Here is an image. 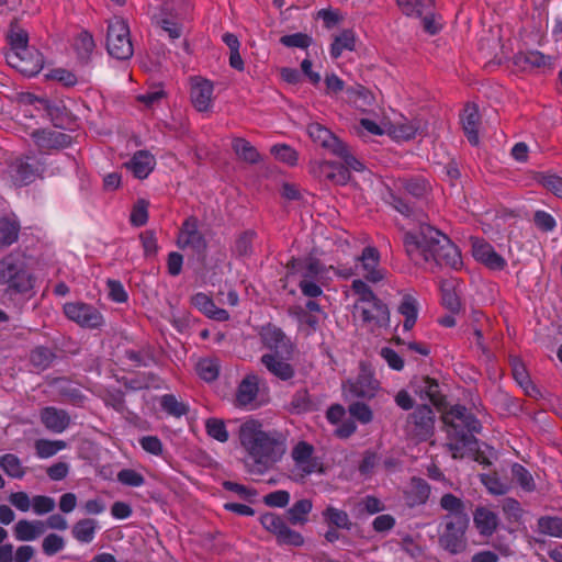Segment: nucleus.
<instances>
[{
  "label": "nucleus",
  "instance_id": "obj_1",
  "mask_svg": "<svg viewBox=\"0 0 562 562\" xmlns=\"http://www.w3.org/2000/svg\"><path fill=\"white\" fill-rule=\"evenodd\" d=\"M240 445L252 459L248 471L263 474L285 453V436L279 430H265L257 419L244 422L238 431Z\"/></svg>",
  "mask_w": 562,
  "mask_h": 562
},
{
  "label": "nucleus",
  "instance_id": "obj_2",
  "mask_svg": "<svg viewBox=\"0 0 562 562\" xmlns=\"http://www.w3.org/2000/svg\"><path fill=\"white\" fill-rule=\"evenodd\" d=\"M404 245L412 260L422 257L426 262L432 260L436 266L453 269L462 265L459 248L447 235L428 224H422L417 234L406 233Z\"/></svg>",
  "mask_w": 562,
  "mask_h": 562
},
{
  "label": "nucleus",
  "instance_id": "obj_3",
  "mask_svg": "<svg viewBox=\"0 0 562 562\" xmlns=\"http://www.w3.org/2000/svg\"><path fill=\"white\" fill-rule=\"evenodd\" d=\"M0 283L16 293H25L33 289L34 278L25 262L11 254L0 261Z\"/></svg>",
  "mask_w": 562,
  "mask_h": 562
},
{
  "label": "nucleus",
  "instance_id": "obj_4",
  "mask_svg": "<svg viewBox=\"0 0 562 562\" xmlns=\"http://www.w3.org/2000/svg\"><path fill=\"white\" fill-rule=\"evenodd\" d=\"M106 49L116 59L127 60L133 56L134 49L130 37V27L124 19L115 16L109 22Z\"/></svg>",
  "mask_w": 562,
  "mask_h": 562
},
{
  "label": "nucleus",
  "instance_id": "obj_5",
  "mask_svg": "<svg viewBox=\"0 0 562 562\" xmlns=\"http://www.w3.org/2000/svg\"><path fill=\"white\" fill-rule=\"evenodd\" d=\"M442 423L449 428L448 434L473 435L480 432V420L463 405H454L441 413Z\"/></svg>",
  "mask_w": 562,
  "mask_h": 562
},
{
  "label": "nucleus",
  "instance_id": "obj_6",
  "mask_svg": "<svg viewBox=\"0 0 562 562\" xmlns=\"http://www.w3.org/2000/svg\"><path fill=\"white\" fill-rule=\"evenodd\" d=\"M436 416L427 404H419L408 414L405 430L408 436L419 441H426L435 434Z\"/></svg>",
  "mask_w": 562,
  "mask_h": 562
},
{
  "label": "nucleus",
  "instance_id": "obj_7",
  "mask_svg": "<svg viewBox=\"0 0 562 562\" xmlns=\"http://www.w3.org/2000/svg\"><path fill=\"white\" fill-rule=\"evenodd\" d=\"M445 528L439 536V546L451 554H457L465 550V531L470 519L457 517L453 519H443Z\"/></svg>",
  "mask_w": 562,
  "mask_h": 562
},
{
  "label": "nucleus",
  "instance_id": "obj_8",
  "mask_svg": "<svg viewBox=\"0 0 562 562\" xmlns=\"http://www.w3.org/2000/svg\"><path fill=\"white\" fill-rule=\"evenodd\" d=\"M260 522L267 531L276 536L280 544L301 547L304 543L303 536L292 530L284 519L274 513L263 514L260 517Z\"/></svg>",
  "mask_w": 562,
  "mask_h": 562
},
{
  "label": "nucleus",
  "instance_id": "obj_9",
  "mask_svg": "<svg viewBox=\"0 0 562 562\" xmlns=\"http://www.w3.org/2000/svg\"><path fill=\"white\" fill-rule=\"evenodd\" d=\"M65 315L79 326L98 329L104 324L102 314L94 306L83 302H69L63 307Z\"/></svg>",
  "mask_w": 562,
  "mask_h": 562
},
{
  "label": "nucleus",
  "instance_id": "obj_10",
  "mask_svg": "<svg viewBox=\"0 0 562 562\" xmlns=\"http://www.w3.org/2000/svg\"><path fill=\"white\" fill-rule=\"evenodd\" d=\"M199 221L194 216L188 217L178 233V247L182 250H191L192 255L202 257L206 249V241L198 228Z\"/></svg>",
  "mask_w": 562,
  "mask_h": 562
},
{
  "label": "nucleus",
  "instance_id": "obj_11",
  "mask_svg": "<svg viewBox=\"0 0 562 562\" xmlns=\"http://www.w3.org/2000/svg\"><path fill=\"white\" fill-rule=\"evenodd\" d=\"M7 63L24 76L37 75L43 68V55L35 47H27L19 53H7Z\"/></svg>",
  "mask_w": 562,
  "mask_h": 562
},
{
  "label": "nucleus",
  "instance_id": "obj_12",
  "mask_svg": "<svg viewBox=\"0 0 562 562\" xmlns=\"http://www.w3.org/2000/svg\"><path fill=\"white\" fill-rule=\"evenodd\" d=\"M214 85L211 80L194 76L190 78V101L200 113H209L213 109Z\"/></svg>",
  "mask_w": 562,
  "mask_h": 562
},
{
  "label": "nucleus",
  "instance_id": "obj_13",
  "mask_svg": "<svg viewBox=\"0 0 562 562\" xmlns=\"http://www.w3.org/2000/svg\"><path fill=\"white\" fill-rule=\"evenodd\" d=\"M413 387L416 395L420 398L427 397L440 414L449 407L447 397L441 393L436 379L428 375L422 376L419 381L413 382Z\"/></svg>",
  "mask_w": 562,
  "mask_h": 562
},
{
  "label": "nucleus",
  "instance_id": "obj_14",
  "mask_svg": "<svg viewBox=\"0 0 562 562\" xmlns=\"http://www.w3.org/2000/svg\"><path fill=\"white\" fill-rule=\"evenodd\" d=\"M379 381L374 379L371 366L360 363V372L355 381H349V392L360 398H372L379 389Z\"/></svg>",
  "mask_w": 562,
  "mask_h": 562
},
{
  "label": "nucleus",
  "instance_id": "obj_15",
  "mask_svg": "<svg viewBox=\"0 0 562 562\" xmlns=\"http://www.w3.org/2000/svg\"><path fill=\"white\" fill-rule=\"evenodd\" d=\"M470 240L472 255L476 261L491 270H503L505 268V259L494 250L492 245L479 237H471Z\"/></svg>",
  "mask_w": 562,
  "mask_h": 562
},
{
  "label": "nucleus",
  "instance_id": "obj_16",
  "mask_svg": "<svg viewBox=\"0 0 562 562\" xmlns=\"http://www.w3.org/2000/svg\"><path fill=\"white\" fill-rule=\"evenodd\" d=\"M154 27L159 35L166 34L170 40L176 38V3L173 0L162 2L151 16Z\"/></svg>",
  "mask_w": 562,
  "mask_h": 562
},
{
  "label": "nucleus",
  "instance_id": "obj_17",
  "mask_svg": "<svg viewBox=\"0 0 562 562\" xmlns=\"http://www.w3.org/2000/svg\"><path fill=\"white\" fill-rule=\"evenodd\" d=\"M312 172L315 177L325 178L338 186H345L351 178L348 168L336 161H316L312 165Z\"/></svg>",
  "mask_w": 562,
  "mask_h": 562
},
{
  "label": "nucleus",
  "instance_id": "obj_18",
  "mask_svg": "<svg viewBox=\"0 0 562 562\" xmlns=\"http://www.w3.org/2000/svg\"><path fill=\"white\" fill-rule=\"evenodd\" d=\"M307 133L312 140L319 144L323 148L328 149L333 154L342 153L344 142L324 125L319 123H311L307 126Z\"/></svg>",
  "mask_w": 562,
  "mask_h": 562
},
{
  "label": "nucleus",
  "instance_id": "obj_19",
  "mask_svg": "<svg viewBox=\"0 0 562 562\" xmlns=\"http://www.w3.org/2000/svg\"><path fill=\"white\" fill-rule=\"evenodd\" d=\"M32 137L42 149H61L68 147L72 137L59 131L35 130Z\"/></svg>",
  "mask_w": 562,
  "mask_h": 562
},
{
  "label": "nucleus",
  "instance_id": "obj_20",
  "mask_svg": "<svg viewBox=\"0 0 562 562\" xmlns=\"http://www.w3.org/2000/svg\"><path fill=\"white\" fill-rule=\"evenodd\" d=\"M463 132L473 146L480 144L479 127L481 124V114L475 103H467L461 119Z\"/></svg>",
  "mask_w": 562,
  "mask_h": 562
},
{
  "label": "nucleus",
  "instance_id": "obj_21",
  "mask_svg": "<svg viewBox=\"0 0 562 562\" xmlns=\"http://www.w3.org/2000/svg\"><path fill=\"white\" fill-rule=\"evenodd\" d=\"M262 342L271 350H274L273 355H283L291 352V345L284 333L276 327L268 325L262 327L260 333Z\"/></svg>",
  "mask_w": 562,
  "mask_h": 562
},
{
  "label": "nucleus",
  "instance_id": "obj_22",
  "mask_svg": "<svg viewBox=\"0 0 562 562\" xmlns=\"http://www.w3.org/2000/svg\"><path fill=\"white\" fill-rule=\"evenodd\" d=\"M42 424L53 432L64 431L70 424V416L64 409L44 407L40 413Z\"/></svg>",
  "mask_w": 562,
  "mask_h": 562
},
{
  "label": "nucleus",
  "instance_id": "obj_23",
  "mask_svg": "<svg viewBox=\"0 0 562 562\" xmlns=\"http://www.w3.org/2000/svg\"><path fill=\"white\" fill-rule=\"evenodd\" d=\"M346 94L348 98L347 102L362 113H367L369 108L372 106L375 102L373 92L360 83L347 88Z\"/></svg>",
  "mask_w": 562,
  "mask_h": 562
},
{
  "label": "nucleus",
  "instance_id": "obj_24",
  "mask_svg": "<svg viewBox=\"0 0 562 562\" xmlns=\"http://www.w3.org/2000/svg\"><path fill=\"white\" fill-rule=\"evenodd\" d=\"M427 123L422 119H413L409 122H402L393 124L390 134L398 140H409L416 135L426 133Z\"/></svg>",
  "mask_w": 562,
  "mask_h": 562
},
{
  "label": "nucleus",
  "instance_id": "obj_25",
  "mask_svg": "<svg viewBox=\"0 0 562 562\" xmlns=\"http://www.w3.org/2000/svg\"><path fill=\"white\" fill-rule=\"evenodd\" d=\"M362 262L363 269L367 271L364 278L370 282H379L383 280V273L376 269L380 260V254L375 247L368 246L362 250L358 258Z\"/></svg>",
  "mask_w": 562,
  "mask_h": 562
},
{
  "label": "nucleus",
  "instance_id": "obj_26",
  "mask_svg": "<svg viewBox=\"0 0 562 562\" xmlns=\"http://www.w3.org/2000/svg\"><path fill=\"white\" fill-rule=\"evenodd\" d=\"M5 40L10 45L9 53H19L25 50L29 46V33L20 25L19 19L14 18L10 24L5 35Z\"/></svg>",
  "mask_w": 562,
  "mask_h": 562
},
{
  "label": "nucleus",
  "instance_id": "obj_27",
  "mask_svg": "<svg viewBox=\"0 0 562 562\" xmlns=\"http://www.w3.org/2000/svg\"><path fill=\"white\" fill-rule=\"evenodd\" d=\"M450 439L453 440L447 443V448L451 452L453 459H463L469 457L472 448L477 445V439L474 435H452L448 434Z\"/></svg>",
  "mask_w": 562,
  "mask_h": 562
},
{
  "label": "nucleus",
  "instance_id": "obj_28",
  "mask_svg": "<svg viewBox=\"0 0 562 562\" xmlns=\"http://www.w3.org/2000/svg\"><path fill=\"white\" fill-rule=\"evenodd\" d=\"M368 303L372 304V308H363L361 312L362 321L364 323L374 322L379 327L386 326L390 321V311L386 304H384L379 297L371 300Z\"/></svg>",
  "mask_w": 562,
  "mask_h": 562
},
{
  "label": "nucleus",
  "instance_id": "obj_29",
  "mask_svg": "<svg viewBox=\"0 0 562 562\" xmlns=\"http://www.w3.org/2000/svg\"><path fill=\"white\" fill-rule=\"evenodd\" d=\"M281 356L267 353L261 357V362L273 375L286 381L294 375V369L290 363L283 361Z\"/></svg>",
  "mask_w": 562,
  "mask_h": 562
},
{
  "label": "nucleus",
  "instance_id": "obj_30",
  "mask_svg": "<svg viewBox=\"0 0 562 562\" xmlns=\"http://www.w3.org/2000/svg\"><path fill=\"white\" fill-rule=\"evenodd\" d=\"M194 306L202 311L209 318L224 322L229 318L226 310L217 307L206 294L198 293L192 297Z\"/></svg>",
  "mask_w": 562,
  "mask_h": 562
},
{
  "label": "nucleus",
  "instance_id": "obj_31",
  "mask_svg": "<svg viewBox=\"0 0 562 562\" xmlns=\"http://www.w3.org/2000/svg\"><path fill=\"white\" fill-rule=\"evenodd\" d=\"M473 521L480 533L491 536L497 529L498 520L495 513L485 507H477L473 514Z\"/></svg>",
  "mask_w": 562,
  "mask_h": 562
},
{
  "label": "nucleus",
  "instance_id": "obj_32",
  "mask_svg": "<svg viewBox=\"0 0 562 562\" xmlns=\"http://www.w3.org/2000/svg\"><path fill=\"white\" fill-rule=\"evenodd\" d=\"M153 157L145 150H138L128 162H125L127 169L138 179H145L153 170Z\"/></svg>",
  "mask_w": 562,
  "mask_h": 562
},
{
  "label": "nucleus",
  "instance_id": "obj_33",
  "mask_svg": "<svg viewBox=\"0 0 562 562\" xmlns=\"http://www.w3.org/2000/svg\"><path fill=\"white\" fill-rule=\"evenodd\" d=\"M258 391V378L254 374L247 375L238 385L236 403L239 406L250 404L257 397Z\"/></svg>",
  "mask_w": 562,
  "mask_h": 562
},
{
  "label": "nucleus",
  "instance_id": "obj_34",
  "mask_svg": "<svg viewBox=\"0 0 562 562\" xmlns=\"http://www.w3.org/2000/svg\"><path fill=\"white\" fill-rule=\"evenodd\" d=\"M356 34L351 29L342 30L338 35L334 37V41L330 45V55L333 58L337 59L344 49L355 50L356 49Z\"/></svg>",
  "mask_w": 562,
  "mask_h": 562
},
{
  "label": "nucleus",
  "instance_id": "obj_35",
  "mask_svg": "<svg viewBox=\"0 0 562 562\" xmlns=\"http://www.w3.org/2000/svg\"><path fill=\"white\" fill-rule=\"evenodd\" d=\"M11 177L16 186H26L34 181L36 169L29 162L18 159L11 165Z\"/></svg>",
  "mask_w": 562,
  "mask_h": 562
},
{
  "label": "nucleus",
  "instance_id": "obj_36",
  "mask_svg": "<svg viewBox=\"0 0 562 562\" xmlns=\"http://www.w3.org/2000/svg\"><path fill=\"white\" fill-rule=\"evenodd\" d=\"M232 148L239 159L248 164L254 165L260 161L261 157L258 150L243 137L233 138Z\"/></svg>",
  "mask_w": 562,
  "mask_h": 562
},
{
  "label": "nucleus",
  "instance_id": "obj_37",
  "mask_svg": "<svg viewBox=\"0 0 562 562\" xmlns=\"http://www.w3.org/2000/svg\"><path fill=\"white\" fill-rule=\"evenodd\" d=\"M440 506L442 509L448 512L443 519H453L457 517L469 518L462 499L451 493L442 495L440 498Z\"/></svg>",
  "mask_w": 562,
  "mask_h": 562
},
{
  "label": "nucleus",
  "instance_id": "obj_38",
  "mask_svg": "<svg viewBox=\"0 0 562 562\" xmlns=\"http://www.w3.org/2000/svg\"><path fill=\"white\" fill-rule=\"evenodd\" d=\"M430 494L429 484L420 477H412L411 491L407 493V498L411 506L425 504Z\"/></svg>",
  "mask_w": 562,
  "mask_h": 562
},
{
  "label": "nucleus",
  "instance_id": "obj_39",
  "mask_svg": "<svg viewBox=\"0 0 562 562\" xmlns=\"http://www.w3.org/2000/svg\"><path fill=\"white\" fill-rule=\"evenodd\" d=\"M56 359V353L45 346H37L30 352V363L38 371H44L50 367Z\"/></svg>",
  "mask_w": 562,
  "mask_h": 562
},
{
  "label": "nucleus",
  "instance_id": "obj_40",
  "mask_svg": "<svg viewBox=\"0 0 562 562\" xmlns=\"http://www.w3.org/2000/svg\"><path fill=\"white\" fill-rule=\"evenodd\" d=\"M312 507L311 499H300L286 510V518L292 525H304L307 521V515Z\"/></svg>",
  "mask_w": 562,
  "mask_h": 562
},
{
  "label": "nucleus",
  "instance_id": "obj_41",
  "mask_svg": "<svg viewBox=\"0 0 562 562\" xmlns=\"http://www.w3.org/2000/svg\"><path fill=\"white\" fill-rule=\"evenodd\" d=\"M94 47L95 43L92 34L88 31L80 32L75 42V49L83 64L90 60Z\"/></svg>",
  "mask_w": 562,
  "mask_h": 562
},
{
  "label": "nucleus",
  "instance_id": "obj_42",
  "mask_svg": "<svg viewBox=\"0 0 562 562\" xmlns=\"http://www.w3.org/2000/svg\"><path fill=\"white\" fill-rule=\"evenodd\" d=\"M97 529V521L91 518L78 520L71 529L72 536L80 542H91Z\"/></svg>",
  "mask_w": 562,
  "mask_h": 562
},
{
  "label": "nucleus",
  "instance_id": "obj_43",
  "mask_svg": "<svg viewBox=\"0 0 562 562\" xmlns=\"http://www.w3.org/2000/svg\"><path fill=\"white\" fill-rule=\"evenodd\" d=\"M401 11L407 15L422 16L423 12L427 9L435 7V0H396Z\"/></svg>",
  "mask_w": 562,
  "mask_h": 562
},
{
  "label": "nucleus",
  "instance_id": "obj_44",
  "mask_svg": "<svg viewBox=\"0 0 562 562\" xmlns=\"http://www.w3.org/2000/svg\"><path fill=\"white\" fill-rule=\"evenodd\" d=\"M196 373L205 382H213L220 374V361L217 358H203L196 363Z\"/></svg>",
  "mask_w": 562,
  "mask_h": 562
},
{
  "label": "nucleus",
  "instance_id": "obj_45",
  "mask_svg": "<svg viewBox=\"0 0 562 562\" xmlns=\"http://www.w3.org/2000/svg\"><path fill=\"white\" fill-rule=\"evenodd\" d=\"M402 187L406 193L417 200L426 198L431 191L430 184L419 178L404 179L402 180Z\"/></svg>",
  "mask_w": 562,
  "mask_h": 562
},
{
  "label": "nucleus",
  "instance_id": "obj_46",
  "mask_svg": "<svg viewBox=\"0 0 562 562\" xmlns=\"http://www.w3.org/2000/svg\"><path fill=\"white\" fill-rule=\"evenodd\" d=\"M20 224L16 221L3 217L0 220V245L10 246L18 240Z\"/></svg>",
  "mask_w": 562,
  "mask_h": 562
},
{
  "label": "nucleus",
  "instance_id": "obj_47",
  "mask_svg": "<svg viewBox=\"0 0 562 562\" xmlns=\"http://www.w3.org/2000/svg\"><path fill=\"white\" fill-rule=\"evenodd\" d=\"M0 468L4 473L13 479H22L25 475V469L20 459L13 453H7L0 457Z\"/></svg>",
  "mask_w": 562,
  "mask_h": 562
},
{
  "label": "nucleus",
  "instance_id": "obj_48",
  "mask_svg": "<svg viewBox=\"0 0 562 562\" xmlns=\"http://www.w3.org/2000/svg\"><path fill=\"white\" fill-rule=\"evenodd\" d=\"M440 289L442 294V305L452 314L459 313L461 310V302L453 285L448 281H442Z\"/></svg>",
  "mask_w": 562,
  "mask_h": 562
},
{
  "label": "nucleus",
  "instance_id": "obj_49",
  "mask_svg": "<svg viewBox=\"0 0 562 562\" xmlns=\"http://www.w3.org/2000/svg\"><path fill=\"white\" fill-rule=\"evenodd\" d=\"M323 516L325 521L336 528L350 529L351 522L348 514L345 510L337 509L333 506H328L324 512Z\"/></svg>",
  "mask_w": 562,
  "mask_h": 562
},
{
  "label": "nucleus",
  "instance_id": "obj_50",
  "mask_svg": "<svg viewBox=\"0 0 562 562\" xmlns=\"http://www.w3.org/2000/svg\"><path fill=\"white\" fill-rule=\"evenodd\" d=\"M255 237L256 232L252 229L240 233L235 240L234 252L238 257L250 256L252 254V241Z\"/></svg>",
  "mask_w": 562,
  "mask_h": 562
},
{
  "label": "nucleus",
  "instance_id": "obj_51",
  "mask_svg": "<svg viewBox=\"0 0 562 562\" xmlns=\"http://www.w3.org/2000/svg\"><path fill=\"white\" fill-rule=\"evenodd\" d=\"M289 314L295 316L300 323L306 324L312 330H316L319 327L321 317L310 313L305 307L300 305L291 306Z\"/></svg>",
  "mask_w": 562,
  "mask_h": 562
},
{
  "label": "nucleus",
  "instance_id": "obj_52",
  "mask_svg": "<svg viewBox=\"0 0 562 562\" xmlns=\"http://www.w3.org/2000/svg\"><path fill=\"white\" fill-rule=\"evenodd\" d=\"M66 447L63 440L38 439L35 441V450L40 458H49Z\"/></svg>",
  "mask_w": 562,
  "mask_h": 562
},
{
  "label": "nucleus",
  "instance_id": "obj_53",
  "mask_svg": "<svg viewBox=\"0 0 562 562\" xmlns=\"http://www.w3.org/2000/svg\"><path fill=\"white\" fill-rule=\"evenodd\" d=\"M280 43L289 48L306 49L313 44V38L306 33H294L280 37Z\"/></svg>",
  "mask_w": 562,
  "mask_h": 562
},
{
  "label": "nucleus",
  "instance_id": "obj_54",
  "mask_svg": "<svg viewBox=\"0 0 562 562\" xmlns=\"http://www.w3.org/2000/svg\"><path fill=\"white\" fill-rule=\"evenodd\" d=\"M148 206L149 203L145 199H138L133 205L130 221L135 227L144 226L148 221Z\"/></svg>",
  "mask_w": 562,
  "mask_h": 562
},
{
  "label": "nucleus",
  "instance_id": "obj_55",
  "mask_svg": "<svg viewBox=\"0 0 562 562\" xmlns=\"http://www.w3.org/2000/svg\"><path fill=\"white\" fill-rule=\"evenodd\" d=\"M538 528L539 530L544 533L552 537H562V518L560 517H541L538 520Z\"/></svg>",
  "mask_w": 562,
  "mask_h": 562
},
{
  "label": "nucleus",
  "instance_id": "obj_56",
  "mask_svg": "<svg viewBox=\"0 0 562 562\" xmlns=\"http://www.w3.org/2000/svg\"><path fill=\"white\" fill-rule=\"evenodd\" d=\"M124 358L131 362L133 368L146 367L154 361V356L149 349L125 350Z\"/></svg>",
  "mask_w": 562,
  "mask_h": 562
},
{
  "label": "nucleus",
  "instance_id": "obj_57",
  "mask_svg": "<svg viewBox=\"0 0 562 562\" xmlns=\"http://www.w3.org/2000/svg\"><path fill=\"white\" fill-rule=\"evenodd\" d=\"M536 180L555 196L562 199V177L558 175L538 173Z\"/></svg>",
  "mask_w": 562,
  "mask_h": 562
},
{
  "label": "nucleus",
  "instance_id": "obj_58",
  "mask_svg": "<svg viewBox=\"0 0 562 562\" xmlns=\"http://www.w3.org/2000/svg\"><path fill=\"white\" fill-rule=\"evenodd\" d=\"M207 435L220 442L228 440V432L224 420L218 418H209L205 424Z\"/></svg>",
  "mask_w": 562,
  "mask_h": 562
},
{
  "label": "nucleus",
  "instance_id": "obj_59",
  "mask_svg": "<svg viewBox=\"0 0 562 562\" xmlns=\"http://www.w3.org/2000/svg\"><path fill=\"white\" fill-rule=\"evenodd\" d=\"M529 64L532 67H542L550 63V57L544 56L540 52H528L526 54H518L515 56V64L521 65V64Z\"/></svg>",
  "mask_w": 562,
  "mask_h": 562
},
{
  "label": "nucleus",
  "instance_id": "obj_60",
  "mask_svg": "<svg viewBox=\"0 0 562 562\" xmlns=\"http://www.w3.org/2000/svg\"><path fill=\"white\" fill-rule=\"evenodd\" d=\"M271 154L280 161L290 166H294L297 161V153L285 144L274 145L271 148Z\"/></svg>",
  "mask_w": 562,
  "mask_h": 562
},
{
  "label": "nucleus",
  "instance_id": "obj_61",
  "mask_svg": "<svg viewBox=\"0 0 562 562\" xmlns=\"http://www.w3.org/2000/svg\"><path fill=\"white\" fill-rule=\"evenodd\" d=\"M65 547V540L57 533L47 535L42 542L43 552L46 555H54L61 551Z\"/></svg>",
  "mask_w": 562,
  "mask_h": 562
},
{
  "label": "nucleus",
  "instance_id": "obj_62",
  "mask_svg": "<svg viewBox=\"0 0 562 562\" xmlns=\"http://www.w3.org/2000/svg\"><path fill=\"white\" fill-rule=\"evenodd\" d=\"M514 479L519 485L526 491H532L535 488V482L528 470L521 464L515 463L512 468Z\"/></svg>",
  "mask_w": 562,
  "mask_h": 562
},
{
  "label": "nucleus",
  "instance_id": "obj_63",
  "mask_svg": "<svg viewBox=\"0 0 562 562\" xmlns=\"http://www.w3.org/2000/svg\"><path fill=\"white\" fill-rule=\"evenodd\" d=\"M14 536L20 541H32L36 539V532L30 520L21 519L14 526Z\"/></svg>",
  "mask_w": 562,
  "mask_h": 562
},
{
  "label": "nucleus",
  "instance_id": "obj_64",
  "mask_svg": "<svg viewBox=\"0 0 562 562\" xmlns=\"http://www.w3.org/2000/svg\"><path fill=\"white\" fill-rule=\"evenodd\" d=\"M547 26L553 33L562 32V2L553 4L547 15Z\"/></svg>",
  "mask_w": 562,
  "mask_h": 562
}]
</instances>
